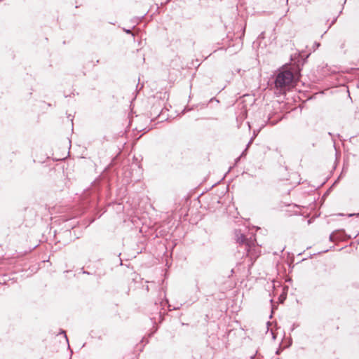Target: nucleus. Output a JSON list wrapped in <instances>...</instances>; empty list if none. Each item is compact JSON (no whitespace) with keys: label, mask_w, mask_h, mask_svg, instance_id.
<instances>
[{"label":"nucleus","mask_w":359,"mask_h":359,"mask_svg":"<svg viewBox=\"0 0 359 359\" xmlns=\"http://www.w3.org/2000/svg\"><path fill=\"white\" fill-rule=\"evenodd\" d=\"M320 43L316 44V46H319Z\"/></svg>","instance_id":"obj_8"},{"label":"nucleus","mask_w":359,"mask_h":359,"mask_svg":"<svg viewBox=\"0 0 359 359\" xmlns=\"http://www.w3.org/2000/svg\"><path fill=\"white\" fill-rule=\"evenodd\" d=\"M320 43L316 44V46H319Z\"/></svg>","instance_id":"obj_7"},{"label":"nucleus","mask_w":359,"mask_h":359,"mask_svg":"<svg viewBox=\"0 0 359 359\" xmlns=\"http://www.w3.org/2000/svg\"><path fill=\"white\" fill-rule=\"evenodd\" d=\"M252 139H251L250 141L248 142L247 147H248L250 146V144L252 143Z\"/></svg>","instance_id":"obj_5"},{"label":"nucleus","mask_w":359,"mask_h":359,"mask_svg":"<svg viewBox=\"0 0 359 359\" xmlns=\"http://www.w3.org/2000/svg\"><path fill=\"white\" fill-rule=\"evenodd\" d=\"M294 77L293 73L288 69H283L280 71L276 75L275 79V86L280 90L290 87L293 81Z\"/></svg>","instance_id":"obj_1"},{"label":"nucleus","mask_w":359,"mask_h":359,"mask_svg":"<svg viewBox=\"0 0 359 359\" xmlns=\"http://www.w3.org/2000/svg\"><path fill=\"white\" fill-rule=\"evenodd\" d=\"M236 237L237 243L240 244H245L247 247L250 246L245 236L243 233H241L240 231H236Z\"/></svg>","instance_id":"obj_2"},{"label":"nucleus","mask_w":359,"mask_h":359,"mask_svg":"<svg viewBox=\"0 0 359 359\" xmlns=\"http://www.w3.org/2000/svg\"><path fill=\"white\" fill-rule=\"evenodd\" d=\"M340 232H341L340 230H337V231H334L333 233H332L330 236V240L331 241H335L337 240L341 239V236H338V234L340 233Z\"/></svg>","instance_id":"obj_3"},{"label":"nucleus","mask_w":359,"mask_h":359,"mask_svg":"<svg viewBox=\"0 0 359 359\" xmlns=\"http://www.w3.org/2000/svg\"><path fill=\"white\" fill-rule=\"evenodd\" d=\"M65 337L66 339V341H68V339H67V337L66 336V334H65Z\"/></svg>","instance_id":"obj_6"},{"label":"nucleus","mask_w":359,"mask_h":359,"mask_svg":"<svg viewBox=\"0 0 359 359\" xmlns=\"http://www.w3.org/2000/svg\"><path fill=\"white\" fill-rule=\"evenodd\" d=\"M124 31L128 34L131 33V31L130 29H124Z\"/></svg>","instance_id":"obj_4"}]
</instances>
